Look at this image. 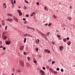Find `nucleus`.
Masks as SVG:
<instances>
[{"label": "nucleus", "instance_id": "e2e57ef3", "mask_svg": "<svg viewBox=\"0 0 75 75\" xmlns=\"http://www.w3.org/2000/svg\"><path fill=\"white\" fill-rule=\"evenodd\" d=\"M46 34H47V35H48L49 34H48L47 33H46Z\"/></svg>", "mask_w": 75, "mask_h": 75}, {"label": "nucleus", "instance_id": "c9c22d12", "mask_svg": "<svg viewBox=\"0 0 75 75\" xmlns=\"http://www.w3.org/2000/svg\"><path fill=\"white\" fill-rule=\"evenodd\" d=\"M7 26H6V27H5V30H7Z\"/></svg>", "mask_w": 75, "mask_h": 75}, {"label": "nucleus", "instance_id": "58836bf2", "mask_svg": "<svg viewBox=\"0 0 75 75\" xmlns=\"http://www.w3.org/2000/svg\"><path fill=\"white\" fill-rule=\"evenodd\" d=\"M48 61L49 62H51V59H50V60H49Z\"/></svg>", "mask_w": 75, "mask_h": 75}, {"label": "nucleus", "instance_id": "4468645a", "mask_svg": "<svg viewBox=\"0 0 75 75\" xmlns=\"http://www.w3.org/2000/svg\"><path fill=\"white\" fill-rule=\"evenodd\" d=\"M20 64L21 65V66H24V62H21Z\"/></svg>", "mask_w": 75, "mask_h": 75}, {"label": "nucleus", "instance_id": "393cba45", "mask_svg": "<svg viewBox=\"0 0 75 75\" xmlns=\"http://www.w3.org/2000/svg\"><path fill=\"white\" fill-rule=\"evenodd\" d=\"M26 38H25L24 39V42L25 43V42H26Z\"/></svg>", "mask_w": 75, "mask_h": 75}, {"label": "nucleus", "instance_id": "0eeeda50", "mask_svg": "<svg viewBox=\"0 0 75 75\" xmlns=\"http://www.w3.org/2000/svg\"><path fill=\"white\" fill-rule=\"evenodd\" d=\"M27 27L28 28H29V29H31L32 30H33V31H35V28H33L32 27H28V26H27Z\"/></svg>", "mask_w": 75, "mask_h": 75}, {"label": "nucleus", "instance_id": "e433bc0d", "mask_svg": "<svg viewBox=\"0 0 75 75\" xmlns=\"http://www.w3.org/2000/svg\"><path fill=\"white\" fill-rule=\"evenodd\" d=\"M61 72H64V70L62 69H61Z\"/></svg>", "mask_w": 75, "mask_h": 75}, {"label": "nucleus", "instance_id": "aec40b11", "mask_svg": "<svg viewBox=\"0 0 75 75\" xmlns=\"http://www.w3.org/2000/svg\"><path fill=\"white\" fill-rule=\"evenodd\" d=\"M7 38V37L6 36H5L4 37V40H6Z\"/></svg>", "mask_w": 75, "mask_h": 75}, {"label": "nucleus", "instance_id": "49530a36", "mask_svg": "<svg viewBox=\"0 0 75 75\" xmlns=\"http://www.w3.org/2000/svg\"><path fill=\"white\" fill-rule=\"evenodd\" d=\"M67 40H69V38H67Z\"/></svg>", "mask_w": 75, "mask_h": 75}, {"label": "nucleus", "instance_id": "a19ab883", "mask_svg": "<svg viewBox=\"0 0 75 75\" xmlns=\"http://www.w3.org/2000/svg\"><path fill=\"white\" fill-rule=\"evenodd\" d=\"M27 21H25L24 22V24H26V23H27Z\"/></svg>", "mask_w": 75, "mask_h": 75}, {"label": "nucleus", "instance_id": "a18cd8bd", "mask_svg": "<svg viewBox=\"0 0 75 75\" xmlns=\"http://www.w3.org/2000/svg\"><path fill=\"white\" fill-rule=\"evenodd\" d=\"M26 54V52H24L23 53V54H24V55H25Z\"/></svg>", "mask_w": 75, "mask_h": 75}, {"label": "nucleus", "instance_id": "de8ad7c7", "mask_svg": "<svg viewBox=\"0 0 75 75\" xmlns=\"http://www.w3.org/2000/svg\"><path fill=\"white\" fill-rule=\"evenodd\" d=\"M0 44H2V42L1 41H0Z\"/></svg>", "mask_w": 75, "mask_h": 75}, {"label": "nucleus", "instance_id": "79ce46f5", "mask_svg": "<svg viewBox=\"0 0 75 75\" xmlns=\"http://www.w3.org/2000/svg\"><path fill=\"white\" fill-rule=\"evenodd\" d=\"M26 16L27 17H29V15H26Z\"/></svg>", "mask_w": 75, "mask_h": 75}, {"label": "nucleus", "instance_id": "7ed1b4c3", "mask_svg": "<svg viewBox=\"0 0 75 75\" xmlns=\"http://www.w3.org/2000/svg\"><path fill=\"white\" fill-rule=\"evenodd\" d=\"M6 20H7V21H9L10 22H12V21H13V20L12 19H6Z\"/></svg>", "mask_w": 75, "mask_h": 75}, {"label": "nucleus", "instance_id": "9d476101", "mask_svg": "<svg viewBox=\"0 0 75 75\" xmlns=\"http://www.w3.org/2000/svg\"><path fill=\"white\" fill-rule=\"evenodd\" d=\"M24 47L23 46H21V47L20 48V50H24Z\"/></svg>", "mask_w": 75, "mask_h": 75}, {"label": "nucleus", "instance_id": "bf43d9fd", "mask_svg": "<svg viewBox=\"0 0 75 75\" xmlns=\"http://www.w3.org/2000/svg\"><path fill=\"white\" fill-rule=\"evenodd\" d=\"M48 25H49V26H50V25H51V23H50V24H48Z\"/></svg>", "mask_w": 75, "mask_h": 75}, {"label": "nucleus", "instance_id": "ddd939ff", "mask_svg": "<svg viewBox=\"0 0 75 75\" xmlns=\"http://www.w3.org/2000/svg\"><path fill=\"white\" fill-rule=\"evenodd\" d=\"M40 72H41V73H42L43 74V75H45V73H44V72L43 71H42V70H40Z\"/></svg>", "mask_w": 75, "mask_h": 75}, {"label": "nucleus", "instance_id": "f257e3e1", "mask_svg": "<svg viewBox=\"0 0 75 75\" xmlns=\"http://www.w3.org/2000/svg\"><path fill=\"white\" fill-rule=\"evenodd\" d=\"M18 12L19 13V16H22V13L21 12V11L20 10H19V9H18Z\"/></svg>", "mask_w": 75, "mask_h": 75}, {"label": "nucleus", "instance_id": "c756f323", "mask_svg": "<svg viewBox=\"0 0 75 75\" xmlns=\"http://www.w3.org/2000/svg\"><path fill=\"white\" fill-rule=\"evenodd\" d=\"M53 17L54 18H57V17H56V16H55V15H53Z\"/></svg>", "mask_w": 75, "mask_h": 75}, {"label": "nucleus", "instance_id": "5fc2aeb1", "mask_svg": "<svg viewBox=\"0 0 75 75\" xmlns=\"http://www.w3.org/2000/svg\"><path fill=\"white\" fill-rule=\"evenodd\" d=\"M39 57H41V54H40V55H39Z\"/></svg>", "mask_w": 75, "mask_h": 75}, {"label": "nucleus", "instance_id": "09e8293b", "mask_svg": "<svg viewBox=\"0 0 75 75\" xmlns=\"http://www.w3.org/2000/svg\"><path fill=\"white\" fill-rule=\"evenodd\" d=\"M34 63H35H35H37V61H34Z\"/></svg>", "mask_w": 75, "mask_h": 75}, {"label": "nucleus", "instance_id": "6e6d98bb", "mask_svg": "<svg viewBox=\"0 0 75 75\" xmlns=\"http://www.w3.org/2000/svg\"><path fill=\"white\" fill-rule=\"evenodd\" d=\"M47 50L45 49V51H46V52H47Z\"/></svg>", "mask_w": 75, "mask_h": 75}, {"label": "nucleus", "instance_id": "4c0bfd02", "mask_svg": "<svg viewBox=\"0 0 75 75\" xmlns=\"http://www.w3.org/2000/svg\"><path fill=\"white\" fill-rule=\"evenodd\" d=\"M36 4H37V5H38H38H39V2H37L36 3Z\"/></svg>", "mask_w": 75, "mask_h": 75}, {"label": "nucleus", "instance_id": "4d7b16f0", "mask_svg": "<svg viewBox=\"0 0 75 75\" xmlns=\"http://www.w3.org/2000/svg\"><path fill=\"white\" fill-rule=\"evenodd\" d=\"M0 48H3V46H1L0 47Z\"/></svg>", "mask_w": 75, "mask_h": 75}, {"label": "nucleus", "instance_id": "1a4fd4ad", "mask_svg": "<svg viewBox=\"0 0 75 75\" xmlns=\"http://www.w3.org/2000/svg\"><path fill=\"white\" fill-rule=\"evenodd\" d=\"M40 42V40L38 39H37L36 41V44H38Z\"/></svg>", "mask_w": 75, "mask_h": 75}, {"label": "nucleus", "instance_id": "f03ea898", "mask_svg": "<svg viewBox=\"0 0 75 75\" xmlns=\"http://www.w3.org/2000/svg\"><path fill=\"white\" fill-rule=\"evenodd\" d=\"M10 43H11V42L10 41H8V42L5 41V44H6V45H9Z\"/></svg>", "mask_w": 75, "mask_h": 75}, {"label": "nucleus", "instance_id": "3c124183", "mask_svg": "<svg viewBox=\"0 0 75 75\" xmlns=\"http://www.w3.org/2000/svg\"><path fill=\"white\" fill-rule=\"evenodd\" d=\"M15 70V69H13V72H14Z\"/></svg>", "mask_w": 75, "mask_h": 75}, {"label": "nucleus", "instance_id": "412c9836", "mask_svg": "<svg viewBox=\"0 0 75 75\" xmlns=\"http://www.w3.org/2000/svg\"><path fill=\"white\" fill-rule=\"evenodd\" d=\"M45 10H46V11H47L48 10V8H47V7L45 6Z\"/></svg>", "mask_w": 75, "mask_h": 75}, {"label": "nucleus", "instance_id": "680f3d73", "mask_svg": "<svg viewBox=\"0 0 75 75\" xmlns=\"http://www.w3.org/2000/svg\"><path fill=\"white\" fill-rule=\"evenodd\" d=\"M50 32H48L47 33L48 34H50Z\"/></svg>", "mask_w": 75, "mask_h": 75}, {"label": "nucleus", "instance_id": "5701e85b", "mask_svg": "<svg viewBox=\"0 0 75 75\" xmlns=\"http://www.w3.org/2000/svg\"><path fill=\"white\" fill-rule=\"evenodd\" d=\"M23 8L24 9V10H26V9H27V7H26L25 6H24L23 7Z\"/></svg>", "mask_w": 75, "mask_h": 75}, {"label": "nucleus", "instance_id": "72a5a7b5", "mask_svg": "<svg viewBox=\"0 0 75 75\" xmlns=\"http://www.w3.org/2000/svg\"><path fill=\"white\" fill-rule=\"evenodd\" d=\"M54 73L55 74H57V71H54Z\"/></svg>", "mask_w": 75, "mask_h": 75}, {"label": "nucleus", "instance_id": "2eb2a0df", "mask_svg": "<svg viewBox=\"0 0 75 75\" xmlns=\"http://www.w3.org/2000/svg\"><path fill=\"white\" fill-rule=\"evenodd\" d=\"M35 12H33L31 15V17H33V16H34V14H35Z\"/></svg>", "mask_w": 75, "mask_h": 75}, {"label": "nucleus", "instance_id": "69168bd1", "mask_svg": "<svg viewBox=\"0 0 75 75\" xmlns=\"http://www.w3.org/2000/svg\"><path fill=\"white\" fill-rule=\"evenodd\" d=\"M13 7H14V5H12Z\"/></svg>", "mask_w": 75, "mask_h": 75}, {"label": "nucleus", "instance_id": "a878e982", "mask_svg": "<svg viewBox=\"0 0 75 75\" xmlns=\"http://www.w3.org/2000/svg\"><path fill=\"white\" fill-rule=\"evenodd\" d=\"M52 43L53 45H55V42H52Z\"/></svg>", "mask_w": 75, "mask_h": 75}, {"label": "nucleus", "instance_id": "20e7f679", "mask_svg": "<svg viewBox=\"0 0 75 75\" xmlns=\"http://www.w3.org/2000/svg\"><path fill=\"white\" fill-rule=\"evenodd\" d=\"M13 18L14 20H15V21H16V22H18V20L17 18L15 16H13Z\"/></svg>", "mask_w": 75, "mask_h": 75}, {"label": "nucleus", "instance_id": "c03bdc74", "mask_svg": "<svg viewBox=\"0 0 75 75\" xmlns=\"http://www.w3.org/2000/svg\"><path fill=\"white\" fill-rule=\"evenodd\" d=\"M3 49V50H5L6 49V47H4Z\"/></svg>", "mask_w": 75, "mask_h": 75}, {"label": "nucleus", "instance_id": "8fccbe9b", "mask_svg": "<svg viewBox=\"0 0 75 75\" xmlns=\"http://www.w3.org/2000/svg\"><path fill=\"white\" fill-rule=\"evenodd\" d=\"M23 21H25V18H23Z\"/></svg>", "mask_w": 75, "mask_h": 75}, {"label": "nucleus", "instance_id": "cd10ccee", "mask_svg": "<svg viewBox=\"0 0 75 75\" xmlns=\"http://www.w3.org/2000/svg\"><path fill=\"white\" fill-rule=\"evenodd\" d=\"M52 64H55V62L53 61L52 62Z\"/></svg>", "mask_w": 75, "mask_h": 75}, {"label": "nucleus", "instance_id": "7c9ffc66", "mask_svg": "<svg viewBox=\"0 0 75 75\" xmlns=\"http://www.w3.org/2000/svg\"><path fill=\"white\" fill-rule=\"evenodd\" d=\"M27 58H28V61H30V58L28 57Z\"/></svg>", "mask_w": 75, "mask_h": 75}, {"label": "nucleus", "instance_id": "f3484780", "mask_svg": "<svg viewBox=\"0 0 75 75\" xmlns=\"http://www.w3.org/2000/svg\"><path fill=\"white\" fill-rule=\"evenodd\" d=\"M47 53H48V54H49V53H50V50H47V51L46 52Z\"/></svg>", "mask_w": 75, "mask_h": 75}, {"label": "nucleus", "instance_id": "c85d7f7f", "mask_svg": "<svg viewBox=\"0 0 75 75\" xmlns=\"http://www.w3.org/2000/svg\"><path fill=\"white\" fill-rule=\"evenodd\" d=\"M36 51H38V48H36Z\"/></svg>", "mask_w": 75, "mask_h": 75}, {"label": "nucleus", "instance_id": "2f4dec72", "mask_svg": "<svg viewBox=\"0 0 75 75\" xmlns=\"http://www.w3.org/2000/svg\"><path fill=\"white\" fill-rule=\"evenodd\" d=\"M18 72H19V73H20V72H21V70H18Z\"/></svg>", "mask_w": 75, "mask_h": 75}, {"label": "nucleus", "instance_id": "39448f33", "mask_svg": "<svg viewBox=\"0 0 75 75\" xmlns=\"http://www.w3.org/2000/svg\"><path fill=\"white\" fill-rule=\"evenodd\" d=\"M25 37H32V36L28 35V34L27 33L25 34Z\"/></svg>", "mask_w": 75, "mask_h": 75}, {"label": "nucleus", "instance_id": "423d86ee", "mask_svg": "<svg viewBox=\"0 0 75 75\" xmlns=\"http://www.w3.org/2000/svg\"><path fill=\"white\" fill-rule=\"evenodd\" d=\"M2 25L3 26L5 25V22L4 20H2Z\"/></svg>", "mask_w": 75, "mask_h": 75}, {"label": "nucleus", "instance_id": "ea45409f", "mask_svg": "<svg viewBox=\"0 0 75 75\" xmlns=\"http://www.w3.org/2000/svg\"><path fill=\"white\" fill-rule=\"evenodd\" d=\"M57 71H59V68H57Z\"/></svg>", "mask_w": 75, "mask_h": 75}, {"label": "nucleus", "instance_id": "13d9d810", "mask_svg": "<svg viewBox=\"0 0 75 75\" xmlns=\"http://www.w3.org/2000/svg\"><path fill=\"white\" fill-rule=\"evenodd\" d=\"M45 25H46V26L48 25V23L45 24Z\"/></svg>", "mask_w": 75, "mask_h": 75}, {"label": "nucleus", "instance_id": "774afa93", "mask_svg": "<svg viewBox=\"0 0 75 75\" xmlns=\"http://www.w3.org/2000/svg\"><path fill=\"white\" fill-rule=\"evenodd\" d=\"M6 75L5 74H4V75Z\"/></svg>", "mask_w": 75, "mask_h": 75}, {"label": "nucleus", "instance_id": "4be33fe9", "mask_svg": "<svg viewBox=\"0 0 75 75\" xmlns=\"http://www.w3.org/2000/svg\"><path fill=\"white\" fill-rule=\"evenodd\" d=\"M67 18L68 19H69V20H70L71 19V17H67Z\"/></svg>", "mask_w": 75, "mask_h": 75}, {"label": "nucleus", "instance_id": "6e6552de", "mask_svg": "<svg viewBox=\"0 0 75 75\" xmlns=\"http://www.w3.org/2000/svg\"><path fill=\"white\" fill-rule=\"evenodd\" d=\"M59 49L61 51H62V50L64 49V47L62 46H60L59 47Z\"/></svg>", "mask_w": 75, "mask_h": 75}, {"label": "nucleus", "instance_id": "a211bd4d", "mask_svg": "<svg viewBox=\"0 0 75 75\" xmlns=\"http://www.w3.org/2000/svg\"><path fill=\"white\" fill-rule=\"evenodd\" d=\"M8 16H13V15L11 14H7Z\"/></svg>", "mask_w": 75, "mask_h": 75}, {"label": "nucleus", "instance_id": "f8f14e48", "mask_svg": "<svg viewBox=\"0 0 75 75\" xmlns=\"http://www.w3.org/2000/svg\"><path fill=\"white\" fill-rule=\"evenodd\" d=\"M3 7L4 8H6L7 7L6 5V3L4 4Z\"/></svg>", "mask_w": 75, "mask_h": 75}, {"label": "nucleus", "instance_id": "864d4df0", "mask_svg": "<svg viewBox=\"0 0 75 75\" xmlns=\"http://www.w3.org/2000/svg\"><path fill=\"white\" fill-rule=\"evenodd\" d=\"M16 1H15V0H14V4H15V3H16Z\"/></svg>", "mask_w": 75, "mask_h": 75}, {"label": "nucleus", "instance_id": "052dcab7", "mask_svg": "<svg viewBox=\"0 0 75 75\" xmlns=\"http://www.w3.org/2000/svg\"><path fill=\"white\" fill-rule=\"evenodd\" d=\"M1 27V24H0V27Z\"/></svg>", "mask_w": 75, "mask_h": 75}, {"label": "nucleus", "instance_id": "bb28decb", "mask_svg": "<svg viewBox=\"0 0 75 75\" xmlns=\"http://www.w3.org/2000/svg\"><path fill=\"white\" fill-rule=\"evenodd\" d=\"M11 2L12 5H13V1L12 0H11Z\"/></svg>", "mask_w": 75, "mask_h": 75}, {"label": "nucleus", "instance_id": "37998d69", "mask_svg": "<svg viewBox=\"0 0 75 75\" xmlns=\"http://www.w3.org/2000/svg\"><path fill=\"white\" fill-rule=\"evenodd\" d=\"M42 69H43L45 70V67H43V68H42Z\"/></svg>", "mask_w": 75, "mask_h": 75}, {"label": "nucleus", "instance_id": "dca6fc26", "mask_svg": "<svg viewBox=\"0 0 75 75\" xmlns=\"http://www.w3.org/2000/svg\"><path fill=\"white\" fill-rule=\"evenodd\" d=\"M26 66L27 67H30V64H28V63H26Z\"/></svg>", "mask_w": 75, "mask_h": 75}, {"label": "nucleus", "instance_id": "473e14b6", "mask_svg": "<svg viewBox=\"0 0 75 75\" xmlns=\"http://www.w3.org/2000/svg\"><path fill=\"white\" fill-rule=\"evenodd\" d=\"M57 37H58V38H60V37H61V36H60V35H57Z\"/></svg>", "mask_w": 75, "mask_h": 75}, {"label": "nucleus", "instance_id": "338daca9", "mask_svg": "<svg viewBox=\"0 0 75 75\" xmlns=\"http://www.w3.org/2000/svg\"><path fill=\"white\" fill-rule=\"evenodd\" d=\"M12 75H14V74H12Z\"/></svg>", "mask_w": 75, "mask_h": 75}, {"label": "nucleus", "instance_id": "f704fd0d", "mask_svg": "<svg viewBox=\"0 0 75 75\" xmlns=\"http://www.w3.org/2000/svg\"><path fill=\"white\" fill-rule=\"evenodd\" d=\"M25 3H27V4L28 3V1H26V0H25Z\"/></svg>", "mask_w": 75, "mask_h": 75}, {"label": "nucleus", "instance_id": "0e129e2a", "mask_svg": "<svg viewBox=\"0 0 75 75\" xmlns=\"http://www.w3.org/2000/svg\"><path fill=\"white\" fill-rule=\"evenodd\" d=\"M70 8H72V7L70 6Z\"/></svg>", "mask_w": 75, "mask_h": 75}, {"label": "nucleus", "instance_id": "b1692460", "mask_svg": "<svg viewBox=\"0 0 75 75\" xmlns=\"http://www.w3.org/2000/svg\"><path fill=\"white\" fill-rule=\"evenodd\" d=\"M67 41V40L65 39H63V41L64 42H66V41Z\"/></svg>", "mask_w": 75, "mask_h": 75}, {"label": "nucleus", "instance_id": "603ef678", "mask_svg": "<svg viewBox=\"0 0 75 75\" xmlns=\"http://www.w3.org/2000/svg\"><path fill=\"white\" fill-rule=\"evenodd\" d=\"M41 35H42V36H44V35L43 33H41Z\"/></svg>", "mask_w": 75, "mask_h": 75}, {"label": "nucleus", "instance_id": "6ab92c4d", "mask_svg": "<svg viewBox=\"0 0 75 75\" xmlns=\"http://www.w3.org/2000/svg\"><path fill=\"white\" fill-rule=\"evenodd\" d=\"M67 44L68 45H71V42H68L67 43Z\"/></svg>", "mask_w": 75, "mask_h": 75}, {"label": "nucleus", "instance_id": "9b49d317", "mask_svg": "<svg viewBox=\"0 0 75 75\" xmlns=\"http://www.w3.org/2000/svg\"><path fill=\"white\" fill-rule=\"evenodd\" d=\"M49 70L51 71V72H54V70L52 69L51 68H50L49 69Z\"/></svg>", "mask_w": 75, "mask_h": 75}]
</instances>
